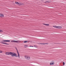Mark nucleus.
Returning a JSON list of instances; mask_svg holds the SVG:
<instances>
[{
    "label": "nucleus",
    "instance_id": "f257e3e1",
    "mask_svg": "<svg viewBox=\"0 0 66 66\" xmlns=\"http://www.w3.org/2000/svg\"><path fill=\"white\" fill-rule=\"evenodd\" d=\"M6 55H11L12 56H16V54L12 52H7L5 53Z\"/></svg>",
    "mask_w": 66,
    "mask_h": 66
},
{
    "label": "nucleus",
    "instance_id": "423d86ee",
    "mask_svg": "<svg viewBox=\"0 0 66 66\" xmlns=\"http://www.w3.org/2000/svg\"><path fill=\"white\" fill-rule=\"evenodd\" d=\"M62 28V26H57L56 29H61Z\"/></svg>",
    "mask_w": 66,
    "mask_h": 66
},
{
    "label": "nucleus",
    "instance_id": "6e6552de",
    "mask_svg": "<svg viewBox=\"0 0 66 66\" xmlns=\"http://www.w3.org/2000/svg\"><path fill=\"white\" fill-rule=\"evenodd\" d=\"M43 24H44V25H45V26H49V24L44 23Z\"/></svg>",
    "mask_w": 66,
    "mask_h": 66
},
{
    "label": "nucleus",
    "instance_id": "aec40b11",
    "mask_svg": "<svg viewBox=\"0 0 66 66\" xmlns=\"http://www.w3.org/2000/svg\"><path fill=\"white\" fill-rule=\"evenodd\" d=\"M2 51H0V53H2Z\"/></svg>",
    "mask_w": 66,
    "mask_h": 66
},
{
    "label": "nucleus",
    "instance_id": "a211bd4d",
    "mask_svg": "<svg viewBox=\"0 0 66 66\" xmlns=\"http://www.w3.org/2000/svg\"><path fill=\"white\" fill-rule=\"evenodd\" d=\"M29 46L30 47H33V46H31V45H30V46Z\"/></svg>",
    "mask_w": 66,
    "mask_h": 66
},
{
    "label": "nucleus",
    "instance_id": "ddd939ff",
    "mask_svg": "<svg viewBox=\"0 0 66 66\" xmlns=\"http://www.w3.org/2000/svg\"><path fill=\"white\" fill-rule=\"evenodd\" d=\"M15 3L16 4H19V3L18 2H15Z\"/></svg>",
    "mask_w": 66,
    "mask_h": 66
},
{
    "label": "nucleus",
    "instance_id": "9d476101",
    "mask_svg": "<svg viewBox=\"0 0 66 66\" xmlns=\"http://www.w3.org/2000/svg\"><path fill=\"white\" fill-rule=\"evenodd\" d=\"M2 44H5V45H9V44L5 43H4L3 42L2 43Z\"/></svg>",
    "mask_w": 66,
    "mask_h": 66
},
{
    "label": "nucleus",
    "instance_id": "9b49d317",
    "mask_svg": "<svg viewBox=\"0 0 66 66\" xmlns=\"http://www.w3.org/2000/svg\"><path fill=\"white\" fill-rule=\"evenodd\" d=\"M28 46L27 45H24V48H27V47H28Z\"/></svg>",
    "mask_w": 66,
    "mask_h": 66
},
{
    "label": "nucleus",
    "instance_id": "dca6fc26",
    "mask_svg": "<svg viewBox=\"0 0 66 66\" xmlns=\"http://www.w3.org/2000/svg\"><path fill=\"white\" fill-rule=\"evenodd\" d=\"M47 2H48V3H49L50 2L47 1L45 2V3H47Z\"/></svg>",
    "mask_w": 66,
    "mask_h": 66
},
{
    "label": "nucleus",
    "instance_id": "f8f14e48",
    "mask_svg": "<svg viewBox=\"0 0 66 66\" xmlns=\"http://www.w3.org/2000/svg\"><path fill=\"white\" fill-rule=\"evenodd\" d=\"M33 47H35V48L37 47V46L36 45H34Z\"/></svg>",
    "mask_w": 66,
    "mask_h": 66
},
{
    "label": "nucleus",
    "instance_id": "2eb2a0df",
    "mask_svg": "<svg viewBox=\"0 0 66 66\" xmlns=\"http://www.w3.org/2000/svg\"><path fill=\"white\" fill-rule=\"evenodd\" d=\"M57 26H53V27L54 28H56Z\"/></svg>",
    "mask_w": 66,
    "mask_h": 66
},
{
    "label": "nucleus",
    "instance_id": "7ed1b4c3",
    "mask_svg": "<svg viewBox=\"0 0 66 66\" xmlns=\"http://www.w3.org/2000/svg\"><path fill=\"white\" fill-rule=\"evenodd\" d=\"M25 58L26 59H27V60H30V57L29 56H25Z\"/></svg>",
    "mask_w": 66,
    "mask_h": 66
},
{
    "label": "nucleus",
    "instance_id": "20e7f679",
    "mask_svg": "<svg viewBox=\"0 0 66 66\" xmlns=\"http://www.w3.org/2000/svg\"><path fill=\"white\" fill-rule=\"evenodd\" d=\"M16 51H17V52L18 53V57H19V58L20 57V55H19V53H18V50H17V48H16Z\"/></svg>",
    "mask_w": 66,
    "mask_h": 66
},
{
    "label": "nucleus",
    "instance_id": "0eeeda50",
    "mask_svg": "<svg viewBox=\"0 0 66 66\" xmlns=\"http://www.w3.org/2000/svg\"><path fill=\"white\" fill-rule=\"evenodd\" d=\"M0 17H4V15L3 14H0Z\"/></svg>",
    "mask_w": 66,
    "mask_h": 66
},
{
    "label": "nucleus",
    "instance_id": "6ab92c4d",
    "mask_svg": "<svg viewBox=\"0 0 66 66\" xmlns=\"http://www.w3.org/2000/svg\"><path fill=\"white\" fill-rule=\"evenodd\" d=\"M44 43H40V44H41V45H44Z\"/></svg>",
    "mask_w": 66,
    "mask_h": 66
},
{
    "label": "nucleus",
    "instance_id": "4be33fe9",
    "mask_svg": "<svg viewBox=\"0 0 66 66\" xmlns=\"http://www.w3.org/2000/svg\"><path fill=\"white\" fill-rule=\"evenodd\" d=\"M63 66H64V65H65V62H63Z\"/></svg>",
    "mask_w": 66,
    "mask_h": 66
},
{
    "label": "nucleus",
    "instance_id": "f03ea898",
    "mask_svg": "<svg viewBox=\"0 0 66 66\" xmlns=\"http://www.w3.org/2000/svg\"><path fill=\"white\" fill-rule=\"evenodd\" d=\"M19 42H21V41L14 40H12L11 41V42H12V43H19Z\"/></svg>",
    "mask_w": 66,
    "mask_h": 66
},
{
    "label": "nucleus",
    "instance_id": "1a4fd4ad",
    "mask_svg": "<svg viewBox=\"0 0 66 66\" xmlns=\"http://www.w3.org/2000/svg\"><path fill=\"white\" fill-rule=\"evenodd\" d=\"M3 42H10V40H3Z\"/></svg>",
    "mask_w": 66,
    "mask_h": 66
},
{
    "label": "nucleus",
    "instance_id": "412c9836",
    "mask_svg": "<svg viewBox=\"0 0 66 66\" xmlns=\"http://www.w3.org/2000/svg\"><path fill=\"white\" fill-rule=\"evenodd\" d=\"M46 44H48V43H44L43 44V45H46Z\"/></svg>",
    "mask_w": 66,
    "mask_h": 66
},
{
    "label": "nucleus",
    "instance_id": "f3484780",
    "mask_svg": "<svg viewBox=\"0 0 66 66\" xmlns=\"http://www.w3.org/2000/svg\"><path fill=\"white\" fill-rule=\"evenodd\" d=\"M27 42H28V41H24V43H27Z\"/></svg>",
    "mask_w": 66,
    "mask_h": 66
},
{
    "label": "nucleus",
    "instance_id": "39448f33",
    "mask_svg": "<svg viewBox=\"0 0 66 66\" xmlns=\"http://www.w3.org/2000/svg\"><path fill=\"white\" fill-rule=\"evenodd\" d=\"M54 64V61H52V63H50V65H53Z\"/></svg>",
    "mask_w": 66,
    "mask_h": 66
},
{
    "label": "nucleus",
    "instance_id": "4468645a",
    "mask_svg": "<svg viewBox=\"0 0 66 66\" xmlns=\"http://www.w3.org/2000/svg\"><path fill=\"white\" fill-rule=\"evenodd\" d=\"M3 32V31H2V30H0V33H2Z\"/></svg>",
    "mask_w": 66,
    "mask_h": 66
}]
</instances>
